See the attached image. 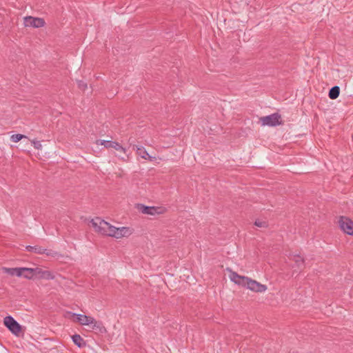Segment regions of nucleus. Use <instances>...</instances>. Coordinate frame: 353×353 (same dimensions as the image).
<instances>
[{
  "instance_id": "a211bd4d",
  "label": "nucleus",
  "mask_w": 353,
  "mask_h": 353,
  "mask_svg": "<svg viewBox=\"0 0 353 353\" xmlns=\"http://www.w3.org/2000/svg\"><path fill=\"white\" fill-rule=\"evenodd\" d=\"M23 138H26L25 135L20 134H15L11 136L10 139L14 143H17L21 141Z\"/></svg>"
},
{
  "instance_id": "412c9836",
  "label": "nucleus",
  "mask_w": 353,
  "mask_h": 353,
  "mask_svg": "<svg viewBox=\"0 0 353 353\" xmlns=\"http://www.w3.org/2000/svg\"><path fill=\"white\" fill-rule=\"evenodd\" d=\"M77 84L79 88L83 91L87 88V83L83 81H78Z\"/></svg>"
},
{
  "instance_id": "6ab92c4d",
  "label": "nucleus",
  "mask_w": 353,
  "mask_h": 353,
  "mask_svg": "<svg viewBox=\"0 0 353 353\" xmlns=\"http://www.w3.org/2000/svg\"><path fill=\"white\" fill-rule=\"evenodd\" d=\"M43 254H46L48 256H52V257H55V256L59 255V253L56 251H54L52 250H46V249H45V252Z\"/></svg>"
},
{
  "instance_id": "9d476101",
  "label": "nucleus",
  "mask_w": 353,
  "mask_h": 353,
  "mask_svg": "<svg viewBox=\"0 0 353 353\" xmlns=\"http://www.w3.org/2000/svg\"><path fill=\"white\" fill-rule=\"evenodd\" d=\"M35 277L41 279L52 280L54 279V275L50 271L35 268Z\"/></svg>"
},
{
  "instance_id": "4468645a",
  "label": "nucleus",
  "mask_w": 353,
  "mask_h": 353,
  "mask_svg": "<svg viewBox=\"0 0 353 353\" xmlns=\"http://www.w3.org/2000/svg\"><path fill=\"white\" fill-rule=\"evenodd\" d=\"M26 250L28 252H34L39 254H43L45 252V248H42L41 246L35 245V246H31L28 245L26 247Z\"/></svg>"
},
{
  "instance_id": "0eeeda50",
  "label": "nucleus",
  "mask_w": 353,
  "mask_h": 353,
  "mask_svg": "<svg viewBox=\"0 0 353 353\" xmlns=\"http://www.w3.org/2000/svg\"><path fill=\"white\" fill-rule=\"evenodd\" d=\"M5 325L14 334L18 335L21 331V325L10 316L4 318Z\"/></svg>"
},
{
  "instance_id": "f3484780",
  "label": "nucleus",
  "mask_w": 353,
  "mask_h": 353,
  "mask_svg": "<svg viewBox=\"0 0 353 353\" xmlns=\"http://www.w3.org/2000/svg\"><path fill=\"white\" fill-rule=\"evenodd\" d=\"M291 260L294 261L298 268H301L304 263V259L300 255H293Z\"/></svg>"
},
{
  "instance_id": "6e6552de",
  "label": "nucleus",
  "mask_w": 353,
  "mask_h": 353,
  "mask_svg": "<svg viewBox=\"0 0 353 353\" xmlns=\"http://www.w3.org/2000/svg\"><path fill=\"white\" fill-rule=\"evenodd\" d=\"M96 144L104 145L105 148H114L117 151H119L123 154H125L126 152V149L123 148L119 143L116 141L99 139L96 141Z\"/></svg>"
},
{
  "instance_id": "39448f33",
  "label": "nucleus",
  "mask_w": 353,
  "mask_h": 353,
  "mask_svg": "<svg viewBox=\"0 0 353 353\" xmlns=\"http://www.w3.org/2000/svg\"><path fill=\"white\" fill-rule=\"evenodd\" d=\"M23 24L25 27L41 28L46 24L43 19L39 17H33L31 16L23 18Z\"/></svg>"
},
{
  "instance_id": "7ed1b4c3",
  "label": "nucleus",
  "mask_w": 353,
  "mask_h": 353,
  "mask_svg": "<svg viewBox=\"0 0 353 353\" xmlns=\"http://www.w3.org/2000/svg\"><path fill=\"white\" fill-rule=\"evenodd\" d=\"M65 317L72 319V317L75 318L73 319L74 322L79 323L83 325H91L92 329H95L96 327H99V325L97 321L92 316H86L83 314H77L72 313L71 312H67V315Z\"/></svg>"
},
{
  "instance_id": "4be33fe9",
  "label": "nucleus",
  "mask_w": 353,
  "mask_h": 353,
  "mask_svg": "<svg viewBox=\"0 0 353 353\" xmlns=\"http://www.w3.org/2000/svg\"><path fill=\"white\" fill-rule=\"evenodd\" d=\"M32 144L33 145L34 148L37 150H40L42 148V145L39 141L33 140L32 141Z\"/></svg>"
},
{
  "instance_id": "2eb2a0df",
  "label": "nucleus",
  "mask_w": 353,
  "mask_h": 353,
  "mask_svg": "<svg viewBox=\"0 0 353 353\" xmlns=\"http://www.w3.org/2000/svg\"><path fill=\"white\" fill-rule=\"evenodd\" d=\"M339 94H340L339 87L334 86L330 90L328 96L331 99H336L339 96Z\"/></svg>"
},
{
  "instance_id": "423d86ee",
  "label": "nucleus",
  "mask_w": 353,
  "mask_h": 353,
  "mask_svg": "<svg viewBox=\"0 0 353 353\" xmlns=\"http://www.w3.org/2000/svg\"><path fill=\"white\" fill-rule=\"evenodd\" d=\"M339 225L345 233L353 236V221L346 216H340Z\"/></svg>"
},
{
  "instance_id": "9b49d317",
  "label": "nucleus",
  "mask_w": 353,
  "mask_h": 353,
  "mask_svg": "<svg viewBox=\"0 0 353 353\" xmlns=\"http://www.w3.org/2000/svg\"><path fill=\"white\" fill-rule=\"evenodd\" d=\"M136 148L137 149V154L140 156L142 159L145 160H149L152 161L154 157H152L149 155L148 152L145 150V149L143 147H139L137 145H134V149Z\"/></svg>"
},
{
  "instance_id": "f03ea898",
  "label": "nucleus",
  "mask_w": 353,
  "mask_h": 353,
  "mask_svg": "<svg viewBox=\"0 0 353 353\" xmlns=\"http://www.w3.org/2000/svg\"><path fill=\"white\" fill-rule=\"evenodd\" d=\"M230 278L236 284L242 286H246L249 290L256 292H263L266 291L267 286L263 285L255 280H252L247 276L239 275L236 272L230 271Z\"/></svg>"
},
{
  "instance_id": "f8f14e48",
  "label": "nucleus",
  "mask_w": 353,
  "mask_h": 353,
  "mask_svg": "<svg viewBox=\"0 0 353 353\" xmlns=\"http://www.w3.org/2000/svg\"><path fill=\"white\" fill-rule=\"evenodd\" d=\"M21 269L22 268H6L3 267L2 270L4 273H7L11 276L16 275L17 276H21Z\"/></svg>"
},
{
  "instance_id": "20e7f679",
  "label": "nucleus",
  "mask_w": 353,
  "mask_h": 353,
  "mask_svg": "<svg viewBox=\"0 0 353 353\" xmlns=\"http://www.w3.org/2000/svg\"><path fill=\"white\" fill-rule=\"evenodd\" d=\"M263 125L275 126L281 124V117L278 113L263 117L260 118Z\"/></svg>"
},
{
  "instance_id": "ddd939ff",
  "label": "nucleus",
  "mask_w": 353,
  "mask_h": 353,
  "mask_svg": "<svg viewBox=\"0 0 353 353\" xmlns=\"http://www.w3.org/2000/svg\"><path fill=\"white\" fill-rule=\"evenodd\" d=\"M21 273V276L27 279H32L35 277V268H22Z\"/></svg>"
},
{
  "instance_id": "dca6fc26",
  "label": "nucleus",
  "mask_w": 353,
  "mask_h": 353,
  "mask_svg": "<svg viewBox=\"0 0 353 353\" xmlns=\"http://www.w3.org/2000/svg\"><path fill=\"white\" fill-rule=\"evenodd\" d=\"M72 339L74 343L79 347L85 345L83 338L79 334L73 335Z\"/></svg>"
},
{
  "instance_id": "1a4fd4ad",
  "label": "nucleus",
  "mask_w": 353,
  "mask_h": 353,
  "mask_svg": "<svg viewBox=\"0 0 353 353\" xmlns=\"http://www.w3.org/2000/svg\"><path fill=\"white\" fill-rule=\"evenodd\" d=\"M139 209L142 213L152 216L156 214H162L166 211L165 208L163 207H149L143 205H141Z\"/></svg>"
},
{
  "instance_id": "aec40b11",
  "label": "nucleus",
  "mask_w": 353,
  "mask_h": 353,
  "mask_svg": "<svg viewBox=\"0 0 353 353\" xmlns=\"http://www.w3.org/2000/svg\"><path fill=\"white\" fill-rule=\"evenodd\" d=\"M254 225L259 228H266L268 227V223L266 221H261V220H256L254 222Z\"/></svg>"
},
{
  "instance_id": "f257e3e1",
  "label": "nucleus",
  "mask_w": 353,
  "mask_h": 353,
  "mask_svg": "<svg viewBox=\"0 0 353 353\" xmlns=\"http://www.w3.org/2000/svg\"><path fill=\"white\" fill-rule=\"evenodd\" d=\"M90 223L96 232L116 239L128 237L133 233V229L131 228H116L99 217L92 219Z\"/></svg>"
}]
</instances>
